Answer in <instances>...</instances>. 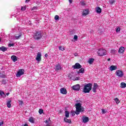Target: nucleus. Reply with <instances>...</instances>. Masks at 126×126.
<instances>
[{
    "instance_id": "f257e3e1",
    "label": "nucleus",
    "mask_w": 126,
    "mask_h": 126,
    "mask_svg": "<svg viewBox=\"0 0 126 126\" xmlns=\"http://www.w3.org/2000/svg\"><path fill=\"white\" fill-rule=\"evenodd\" d=\"M21 29H22L19 27H15V32H16L17 33L15 34L12 36V39L13 40H19V39L21 38L22 33H23V32L22 30H21Z\"/></svg>"
},
{
    "instance_id": "f03ea898",
    "label": "nucleus",
    "mask_w": 126,
    "mask_h": 126,
    "mask_svg": "<svg viewBox=\"0 0 126 126\" xmlns=\"http://www.w3.org/2000/svg\"><path fill=\"white\" fill-rule=\"evenodd\" d=\"M76 112H74V114L76 115H79L81 112H84V108L82 107L81 103H76Z\"/></svg>"
},
{
    "instance_id": "7ed1b4c3",
    "label": "nucleus",
    "mask_w": 126,
    "mask_h": 126,
    "mask_svg": "<svg viewBox=\"0 0 126 126\" xmlns=\"http://www.w3.org/2000/svg\"><path fill=\"white\" fill-rule=\"evenodd\" d=\"M92 89V84L89 83L85 85L84 87L83 91L84 93H89Z\"/></svg>"
},
{
    "instance_id": "20e7f679",
    "label": "nucleus",
    "mask_w": 126,
    "mask_h": 126,
    "mask_svg": "<svg viewBox=\"0 0 126 126\" xmlns=\"http://www.w3.org/2000/svg\"><path fill=\"white\" fill-rule=\"evenodd\" d=\"M33 38L35 40H39L42 38V32L40 31H36L33 33Z\"/></svg>"
},
{
    "instance_id": "39448f33",
    "label": "nucleus",
    "mask_w": 126,
    "mask_h": 126,
    "mask_svg": "<svg viewBox=\"0 0 126 126\" xmlns=\"http://www.w3.org/2000/svg\"><path fill=\"white\" fill-rule=\"evenodd\" d=\"M106 53H107V51L103 49H100L97 52L98 56H105V55H106Z\"/></svg>"
},
{
    "instance_id": "423d86ee",
    "label": "nucleus",
    "mask_w": 126,
    "mask_h": 126,
    "mask_svg": "<svg viewBox=\"0 0 126 126\" xmlns=\"http://www.w3.org/2000/svg\"><path fill=\"white\" fill-rule=\"evenodd\" d=\"M116 75L118 76V77H122L124 76V72L123 71L121 70H117L116 72Z\"/></svg>"
},
{
    "instance_id": "0eeeda50",
    "label": "nucleus",
    "mask_w": 126,
    "mask_h": 126,
    "mask_svg": "<svg viewBox=\"0 0 126 126\" xmlns=\"http://www.w3.org/2000/svg\"><path fill=\"white\" fill-rule=\"evenodd\" d=\"M72 89L75 91H79L80 90V85L79 84H76L72 87Z\"/></svg>"
},
{
    "instance_id": "6e6552de",
    "label": "nucleus",
    "mask_w": 126,
    "mask_h": 126,
    "mask_svg": "<svg viewBox=\"0 0 126 126\" xmlns=\"http://www.w3.org/2000/svg\"><path fill=\"white\" fill-rule=\"evenodd\" d=\"M74 69H79L82 67V66L80 65L79 63H76L75 65L72 66Z\"/></svg>"
},
{
    "instance_id": "1a4fd4ad",
    "label": "nucleus",
    "mask_w": 126,
    "mask_h": 126,
    "mask_svg": "<svg viewBox=\"0 0 126 126\" xmlns=\"http://www.w3.org/2000/svg\"><path fill=\"white\" fill-rule=\"evenodd\" d=\"M23 74H24V70L20 69L17 72L16 75L17 77H20V76H21V75H23Z\"/></svg>"
},
{
    "instance_id": "9d476101",
    "label": "nucleus",
    "mask_w": 126,
    "mask_h": 126,
    "mask_svg": "<svg viewBox=\"0 0 126 126\" xmlns=\"http://www.w3.org/2000/svg\"><path fill=\"white\" fill-rule=\"evenodd\" d=\"M88 14H89V9H84L82 13V15L83 16H86V15H88Z\"/></svg>"
},
{
    "instance_id": "9b49d317",
    "label": "nucleus",
    "mask_w": 126,
    "mask_h": 126,
    "mask_svg": "<svg viewBox=\"0 0 126 126\" xmlns=\"http://www.w3.org/2000/svg\"><path fill=\"white\" fill-rule=\"evenodd\" d=\"M60 92L61 94H63V95H66V94H67V91H66V89L64 88H62L60 89Z\"/></svg>"
},
{
    "instance_id": "f8f14e48",
    "label": "nucleus",
    "mask_w": 126,
    "mask_h": 126,
    "mask_svg": "<svg viewBox=\"0 0 126 126\" xmlns=\"http://www.w3.org/2000/svg\"><path fill=\"white\" fill-rule=\"evenodd\" d=\"M62 66H61V64L58 63L57 65H55V71H59L60 70H62Z\"/></svg>"
},
{
    "instance_id": "ddd939ff",
    "label": "nucleus",
    "mask_w": 126,
    "mask_h": 126,
    "mask_svg": "<svg viewBox=\"0 0 126 126\" xmlns=\"http://www.w3.org/2000/svg\"><path fill=\"white\" fill-rule=\"evenodd\" d=\"M41 56H42L41 53H37L36 58H35V60L37 61V62H41Z\"/></svg>"
},
{
    "instance_id": "4468645a",
    "label": "nucleus",
    "mask_w": 126,
    "mask_h": 126,
    "mask_svg": "<svg viewBox=\"0 0 126 126\" xmlns=\"http://www.w3.org/2000/svg\"><path fill=\"white\" fill-rule=\"evenodd\" d=\"M117 69H118V67L117 66V65H112L109 67V70H110V71H113V70H117Z\"/></svg>"
},
{
    "instance_id": "2eb2a0df",
    "label": "nucleus",
    "mask_w": 126,
    "mask_h": 126,
    "mask_svg": "<svg viewBox=\"0 0 126 126\" xmlns=\"http://www.w3.org/2000/svg\"><path fill=\"white\" fill-rule=\"evenodd\" d=\"M97 88H98V85L97 84V83H94V86L93 88V92L94 93H96V92H97V91H96Z\"/></svg>"
},
{
    "instance_id": "dca6fc26",
    "label": "nucleus",
    "mask_w": 126,
    "mask_h": 126,
    "mask_svg": "<svg viewBox=\"0 0 126 126\" xmlns=\"http://www.w3.org/2000/svg\"><path fill=\"white\" fill-rule=\"evenodd\" d=\"M124 52H125V47L123 46L121 47L118 50L119 54H124Z\"/></svg>"
},
{
    "instance_id": "f3484780",
    "label": "nucleus",
    "mask_w": 126,
    "mask_h": 126,
    "mask_svg": "<svg viewBox=\"0 0 126 126\" xmlns=\"http://www.w3.org/2000/svg\"><path fill=\"white\" fill-rule=\"evenodd\" d=\"M89 121V118L86 116H85L84 117H83L82 118V122L83 123H88V122Z\"/></svg>"
},
{
    "instance_id": "a211bd4d",
    "label": "nucleus",
    "mask_w": 126,
    "mask_h": 126,
    "mask_svg": "<svg viewBox=\"0 0 126 126\" xmlns=\"http://www.w3.org/2000/svg\"><path fill=\"white\" fill-rule=\"evenodd\" d=\"M95 11L96 13H98V14H100L102 12V9L100 8L99 7H96L95 8Z\"/></svg>"
},
{
    "instance_id": "6ab92c4d",
    "label": "nucleus",
    "mask_w": 126,
    "mask_h": 126,
    "mask_svg": "<svg viewBox=\"0 0 126 126\" xmlns=\"http://www.w3.org/2000/svg\"><path fill=\"white\" fill-rule=\"evenodd\" d=\"M5 94H4V92L2 91L0 92V98H5L6 97Z\"/></svg>"
},
{
    "instance_id": "aec40b11",
    "label": "nucleus",
    "mask_w": 126,
    "mask_h": 126,
    "mask_svg": "<svg viewBox=\"0 0 126 126\" xmlns=\"http://www.w3.org/2000/svg\"><path fill=\"white\" fill-rule=\"evenodd\" d=\"M11 59L14 63H15L17 61V57L15 55H12Z\"/></svg>"
},
{
    "instance_id": "412c9836",
    "label": "nucleus",
    "mask_w": 126,
    "mask_h": 126,
    "mask_svg": "<svg viewBox=\"0 0 126 126\" xmlns=\"http://www.w3.org/2000/svg\"><path fill=\"white\" fill-rule=\"evenodd\" d=\"M45 124H48L46 126H50V124L52 123V122L51 121V118H49L48 120H46L45 121Z\"/></svg>"
},
{
    "instance_id": "4be33fe9",
    "label": "nucleus",
    "mask_w": 126,
    "mask_h": 126,
    "mask_svg": "<svg viewBox=\"0 0 126 126\" xmlns=\"http://www.w3.org/2000/svg\"><path fill=\"white\" fill-rule=\"evenodd\" d=\"M88 63L90 64H92V63H94V59L93 58H90L88 61Z\"/></svg>"
},
{
    "instance_id": "5701e85b",
    "label": "nucleus",
    "mask_w": 126,
    "mask_h": 126,
    "mask_svg": "<svg viewBox=\"0 0 126 126\" xmlns=\"http://www.w3.org/2000/svg\"><path fill=\"white\" fill-rule=\"evenodd\" d=\"M121 88H126V84L125 82H122L120 84Z\"/></svg>"
},
{
    "instance_id": "b1692460",
    "label": "nucleus",
    "mask_w": 126,
    "mask_h": 126,
    "mask_svg": "<svg viewBox=\"0 0 126 126\" xmlns=\"http://www.w3.org/2000/svg\"><path fill=\"white\" fill-rule=\"evenodd\" d=\"M0 51H2V52H5L7 51V48L6 47H4V46H2L0 47Z\"/></svg>"
},
{
    "instance_id": "393cba45",
    "label": "nucleus",
    "mask_w": 126,
    "mask_h": 126,
    "mask_svg": "<svg viewBox=\"0 0 126 126\" xmlns=\"http://www.w3.org/2000/svg\"><path fill=\"white\" fill-rule=\"evenodd\" d=\"M11 100H8L7 101V107L8 108H10L11 107Z\"/></svg>"
},
{
    "instance_id": "a878e982",
    "label": "nucleus",
    "mask_w": 126,
    "mask_h": 126,
    "mask_svg": "<svg viewBox=\"0 0 126 126\" xmlns=\"http://www.w3.org/2000/svg\"><path fill=\"white\" fill-rule=\"evenodd\" d=\"M64 121L65 123H67L68 124H70V123H71V121L69 119H67L66 118H64Z\"/></svg>"
},
{
    "instance_id": "bb28decb",
    "label": "nucleus",
    "mask_w": 126,
    "mask_h": 126,
    "mask_svg": "<svg viewBox=\"0 0 126 126\" xmlns=\"http://www.w3.org/2000/svg\"><path fill=\"white\" fill-rule=\"evenodd\" d=\"M29 122H30V123H32V124H34L35 119H34V118H33V117H31L29 119Z\"/></svg>"
},
{
    "instance_id": "cd10ccee",
    "label": "nucleus",
    "mask_w": 126,
    "mask_h": 126,
    "mask_svg": "<svg viewBox=\"0 0 126 126\" xmlns=\"http://www.w3.org/2000/svg\"><path fill=\"white\" fill-rule=\"evenodd\" d=\"M65 116L66 118H68L69 117V112L67 111H65Z\"/></svg>"
},
{
    "instance_id": "c85d7f7f",
    "label": "nucleus",
    "mask_w": 126,
    "mask_h": 126,
    "mask_svg": "<svg viewBox=\"0 0 126 126\" xmlns=\"http://www.w3.org/2000/svg\"><path fill=\"white\" fill-rule=\"evenodd\" d=\"M115 101L116 102V104H119L120 103V99H119V98H118V97H116L114 99Z\"/></svg>"
},
{
    "instance_id": "c756f323",
    "label": "nucleus",
    "mask_w": 126,
    "mask_h": 126,
    "mask_svg": "<svg viewBox=\"0 0 126 126\" xmlns=\"http://www.w3.org/2000/svg\"><path fill=\"white\" fill-rule=\"evenodd\" d=\"M19 13H17L14 15V17L17 18V20H19V17H18V15H19Z\"/></svg>"
},
{
    "instance_id": "7c9ffc66",
    "label": "nucleus",
    "mask_w": 126,
    "mask_h": 126,
    "mask_svg": "<svg viewBox=\"0 0 126 126\" xmlns=\"http://www.w3.org/2000/svg\"><path fill=\"white\" fill-rule=\"evenodd\" d=\"M59 50L60 51H64L65 50V48H64V47H63V46H61L59 47Z\"/></svg>"
},
{
    "instance_id": "2f4dec72",
    "label": "nucleus",
    "mask_w": 126,
    "mask_h": 126,
    "mask_svg": "<svg viewBox=\"0 0 126 126\" xmlns=\"http://www.w3.org/2000/svg\"><path fill=\"white\" fill-rule=\"evenodd\" d=\"M38 113L39 114H40V115H42V114L44 113V110H43V109H39L38 111Z\"/></svg>"
},
{
    "instance_id": "473e14b6",
    "label": "nucleus",
    "mask_w": 126,
    "mask_h": 126,
    "mask_svg": "<svg viewBox=\"0 0 126 126\" xmlns=\"http://www.w3.org/2000/svg\"><path fill=\"white\" fill-rule=\"evenodd\" d=\"M121 31V28L119 27L116 28V33H119Z\"/></svg>"
},
{
    "instance_id": "72a5a7b5",
    "label": "nucleus",
    "mask_w": 126,
    "mask_h": 126,
    "mask_svg": "<svg viewBox=\"0 0 126 126\" xmlns=\"http://www.w3.org/2000/svg\"><path fill=\"white\" fill-rule=\"evenodd\" d=\"M79 73H84V68H81L80 70H79Z\"/></svg>"
},
{
    "instance_id": "f704fd0d",
    "label": "nucleus",
    "mask_w": 126,
    "mask_h": 126,
    "mask_svg": "<svg viewBox=\"0 0 126 126\" xmlns=\"http://www.w3.org/2000/svg\"><path fill=\"white\" fill-rule=\"evenodd\" d=\"M55 20L57 21V20H60V17L59 16V15H56L55 16Z\"/></svg>"
},
{
    "instance_id": "c9c22d12",
    "label": "nucleus",
    "mask_w": 126,
    "mask_h": 126,
    "mask_svg": "<svg viewBox=\"0 0 126 126\" xmlns=\"http://www.w3.org/2000/svg\"><path fill=\"white\" fill-rule=\"evenodd\" d=\"M109 3L110 4H113V3H115V0H110L109 1Z\"/></svg>"
},
{
    "instance_id": "e433bc0d",
    "label": "nucleus",
    "mask_w": 126,
    "mask_h": 126,
    "mask_svg": "<svg viewBox=\"0 0 126 126\" xmlns=\"http://www.w3.org/2000/svg\"><path fill=\"white\" fill-rule=\"evenodd\" d=\"M37 9H38L37 6H34L32 8V10H37Z\"/></svg>"
},
{
    "instance_id": "4c0bfd02",
    "label": "nucleus",
    "mask_w": 126,
    "mask_h": 126,
    "mask_svg": "<svg viewBox=\"0 0 126 126\" xmlns=\"http://www.w3.org/2000/svg\"><path fill=\"white\" fill-rule=\"evenodd\" d=\"M101 111H102V114H106V113H107V111H106V110L104 109H102Z\"/></svg>"
},
{
    "instance_id": "58836bf2",
    "label": "nucleus",
    "mask_w": 126,
    "mask_h": 126,
    "mask_svg": "<svg viewBox=\"0 0 126 126\" xmlns=\"http://www.w3.org/2000/svg\"><path fill=\"white\" fill-rule=\"evenodd\" d=\"M21 9L23 11H24V10H25L26 9V8L25 7L22 6Z\"/></svg>"
},
{
    "instance_id": "ea45409f",
    "label": "nucleus",
    "mask_w": 126,
    "mask_h": 126,
    "mask_svg": "<svg viewBox=\"0 0 126 126\" xmlns=\"http://www.w3.org/2000/svg\"><path fill=\"white\" fill-rule=\"evenodd\" d=\"M14 46V43H10L8 44V47H13Z\"/></svg>"
},
{
    "instance_id": "a19ab883",
    "label": "nucleus",
    "mask_w": 126,
    "mask_h": 126,
    "mask_svg": "<svg viewBox=\"0 0 126 126\" xmlns=\"http://www.w3.org/2000/svg\"><path fill=\"white\" fill-rule=\"evenodd\" d=\"M23 104V101L22 100H19V105H22Z\"/></svg>"
},
{
    "instance_id": "79ce46f5",
    "label": "nucleus",
    "mask_w": 126,
    "mask_h": 126,
    "mask_svg": "<svg viewBox=\"0 0 126 126\" xmlns=\"http://www.w3.org/2000/svg\"><path fill=\"white\" fill-rule=\"evenodd\" d=\"M115 52H116V50L115 49H112L111 51V53L112 54H115Z\"/></svg>"
},
{
    "instance_id": "37998d69",
    "label": "nucleus",
    "mask_w": 126,
    "mask_h": 126,
    "mask_svg": "<svg viewBox=\"0 0 126 126\" xmlns=\"http://www.w3.org/2000/svg\"><path fill=\"white\" fill-rule=\"evenodd\" d=\"M78 38V37L77 36V35H75L74 36V39H75V40H77Z\"/></svg>"
},
{
    "instance_id": "c03bdc74",
    "label": "nucleus",
    "mask_w": 126,
    "mask_h": 126,
    "mask_svg": "<svg viewBox=\"0 0 126 126\" xmlns=\"http://www.w3.org/2000/svg\"><path fill=\"white\" fill-rule=\"evenodd\" d=\"M81 5H83V6H84V5H85V1H82L81 2Z\"/></svg>"
},
{
    "instance_id": "a18cd8bd",
    "label": "nucleus",
    "mask_w": 126,
    "mask_h": 126,
    "mask_svg": "<svg viewBox=\"0 0 126 126\" xmlns=\"http://www.w3.org/2000/svg\"><path fill=\"white\" fill-rule=\"evenodd\" d=\"M5 83H6V81H5V80H3L2 81V84H5Z\"/></svg>"
},
{
    "instance_id": "49530a36",
    "label": "nucleus",
    "mask_w": 126,
    "mask_h": 126,
    "mask_svg": "<svg viewBox=\"0 0 126 126\" xmlns=\"http://www.w3.org/2000/svg\"><path fill=\"white\" fill-rule=\"evenodd\" d=\"M76 80H79V77H76L74 80V81H75Z\"/></svg>"
},
{
    "instance_id": "de8ad7c7",
    "label": "nucleus",
    "mask_w": 126,
    "mask_h": 126,
    "mask_svg": "<svg viewBox=\"0 0 126 126\" xmlns=\"http://www.w3.org/2000/svg\"><path fill=\"white\" fill-rule=\"evenodd\" d=\"M0 77H1V78H5V75H0Z\"/></svg>"
},
{
    "instance_id": "09e8293b",
    "label": "nucleus",
    "mask_w": 126,
    "mask_h": 126,
    "mask_svg": "<svg viewBox=\"0 0 126 126\" xmlns=\"http://www.w3.org/2000/svg\"><path fill=\"white\" fill-rule=\"evenodd\" d=\"M3 125V121L0 122V126H2Z\"/></svg>"
},
{
    "instance_id": "8fccbe9b",
    "label": "nucleus",
    "mask_w": 126,
    "mask_h": 126,
    "mask_svg": "<svg viewBox=\"0 0 126 126\" xmlns=\"http://www.w3.org/2000/svg\"><path fill=\"white\" fill-rule=\"evenodd\" d=\"M30 1V0H26L25 2H26V3H28Z\"/></svg>"
},
{
    "instance_id": "3c124183",
    "label": "nucleus",
    "mask_w": 126,
    "mask_h": 126,
    "mask_svg": "<svg viewBox=\"0 0 126 126\" xmlns=\"http://www.w3.org/2000/svg\"><path fill=\"white\" fill-rule=\"evenodd\" d=\"M68 1H69V2L70 3H72V0H68Z\"/></svg>"
},
{
    "instance_id": "603ef678",
    "label": "nucleus",
    "mask_w": 126,
    "mask_h": 126,
    "mask_svg": "<svg viewBox=\"0 0 126 126\" xmlns=\"http://www.w3.org/2000/svg\"><path fill=\"white\" fill-rule=\"evenodd\" d=\"M102 33H103V32H100V31H98L99 34H102Z\"/></svg>"
},
{
    "instance_id": "864d4df0",
    "label": "nucleus",
    "mask_w": 126,
    "mask_h": 126,
    "mask_svg": "<svg viewBox=\"0 0 126 126\" xmlns=\"http://www.w3.org/2000/svg\"><path fill=\"white\" fill-rule=\"evenodd\" d=\"M74 55L75 56V57H77V53H75Z\"/></svg>"
},
{
    "instance_id": "5fc2aeb1",
    "label": "nucleus",
    "mask_w": 126,
    "mask_h": 126,
    "mask_svg": "<svg viewBox=\"0 0 126 126\" xmlns=\"http://www.w3.org/2000/svg\"><path fill=\"white\" fill-rule=\"evenodd\" d=\"M6 95L7 96H8V95H9V93H7L6 94Z\"/></svg>"
},
{
    "instance_id": "6e6d98bb",
    "label": "nucleus",
    "mask_w": 126,
    "mask_h": 126,
    "mask_svg": "<svg viewBox=\"0 0 126 126\" xmlns=\"http://www.w3.org/2000/svg\"><path fill=\"white\" fill-rule=\"evenodd\" d=\"M108 62H110L111 61V59L110 58H109L108 60H107Z\"/></svg>"
},
{
    "instance_id": "4d7b16f0",
    "label": "nucleus",
    "mask_w": 126,
    "mask_h": 126,
    "mask_svg": "<svg viewBox=\"0 0 126 126\" xmlns=\"http://www.w3.org/2000/svg\"><path fill=\"white\" fill-rule=\"evenodd\" d=\"M75 112H73V113H72V116H74V115H75V114H74Z\"/></svg>"
},
{
    "instance_id": "13d9d810",
    "label": "nucleus",
    "mask_w": 126,
    "mask_h": 126,
    "mask_svg": "<svg viewBox=\"0 0 126 126\" xmlns=\"http://www.w3.org/2000/svg\"><path fill=\"white\" fill-rule=\"evenodd\" d=\"M24 126H29L28 125H27V124H25Z\"/></svg>"
},
{
    "instance_id": "bf43d9fd",
    "label": "nucleus",
    "mask_w": 126,
    "mask_h": 126,
    "mask_svg": "<svg viewBox=\"0 0 126 126\" xmlns=\"http://www.w3.org/2000/svg\"><path fill=\"white\" fill-rule=\"evenodd\" d=\"M45 57H47V54H46V55H45Z\"/></svg>"
},
{
    "instance_id": "052dcab7",
    "label": "nucleus",
    "mask_w": 126,
    "mask_h": 126,
    "mask_svg": "<svg viewBox=\"0 0 126 126\" xmlns=\"http://www.w3.org/2000/svg\"><path fill=\"white\" fill-rule=\"evenodd\" d=\"M45 57H47V54H46V55H45Z\"/></svg>"
},
{
    "instance_id": "680f3d73",
    "label": "nucleus",
    "mask_w": 126,
    "mask_h": 126,
    "mask_svg": "<svg viewBox=\"0 0 126 126\" xmlns=\"http://www.w3.org/2000/svg\"><path fill=\"white\" fill-rule=\"evenodd\" d=\"M1 41V39L0 38V42Z\"/></svg>"
}]
</instances>
